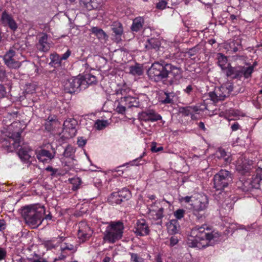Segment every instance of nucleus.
Segmentation results:
<instances>
[{
  "label": "nucleus",
  "mask_w": 262,
  "mask_h": 262,
  "mask_svg": "<svg viewBox=\"0 0 262 262\" xmlns=\"http://www.w3.org/2000/svg\"><path fill=\"white\" fill-rule=\"evenodd\" d=\"M150 79L158 82H164L171 75L173 78L168 81L169 85L177 84L179 79L182 77V70L163 60L154 62L147 71Z\"/></svg>",
  "instance_id": "obj_1"
},
{
  "label": "nucleus",
  "mask_w": 262,
  "mask_h": 262,
  "mask_svg": "<svg viewBox=\"0 0 262 262\" xmlns=\"http://www.w3.org/2000/svg\"><path fill=\"white\" fill-rule=\"evenodd\" d=\"M210 231L211 229L206 224L193 227L188 238V246L200 249L213 246L220 242L221 234L214 231L210 232Z\"/></svg>",
  "instance_id": "obj_2"
},
{
  "label": "nucleus",
  "mask_w": 262,
  "mask_h": 262,
  "mask_svg": "<svg viewBox=\"0 0 262 262\" xmlns=\"http://www.w3.org/2000/svg\"><path fill=\"white\" fill-rule=\"evenodd\" d=\"M3 122L6 127H4L2 130L0 142L8 151L12 152L20 145L21 124L18 122H13L10 125H7V120H4Z\"/></svg>",
  "instance_id": "obj_3"
},
{
  "label": "nucleus",
  "mask_w": 262,
  "mask_h": 262,
  "mask_svg": "<svg viewBox=\"0 0 262 262\" xmlns=\"http://www.w3.org/2000/svg\"><path fill=\"white\" fill-rule=\"evenodd\" d=\"M45 213V207L39 204L26 206L21 210V215L26 223L32 228H35L40 225Z\"/></svg>",
  "instance_id": "obj_4"
},
{
  "label": "nucleus",
  "mask_w": 262,
  "mask_h": 262,
  "mask_svg": "<svg viewBox=\"0 0 262 262\" xmlns=\"http://www.w3.org/2000/svg\"><path fill=\"white\" fill-rule=\"evenodd\" d=\"M124 226L120 221L111 222L103 233V240L110 243H115L122 237Z\"/></svg>",
  "instance_id": "obj_5"
},
{
  "label": "nucleus",
  "mask_w": 262,
  "mask_h": 262,
  "mask_svg": "<svg viewBox=\"0 0 262 262\" xmlns=\"http://www.w3.org/2000/svg\"><path fill=\"white\" fill-rule=\"evenodd\" d=\"M232 180L230 171L221 169L214 176V187L217 190H223L232 182Z\"/></svg>",
  "instance_id": "obj_6"
},
{
  "label": "nucleus",
  "mask_w": 262,
  "mask_h": 262,
  "mask_svg": "<svg viewBox=\"0 0 262 262\" xmlns=\"http://www.w3.org/2000/svg\"><path fill=\"white\" fill-rule=\"evenodd\" d=\"M82 77H72L66 80L64 83V91L65 93H73L78 92L81 89H85V86H83V82Z\"/></svg>",
  "instance_id": "obj_7"
},
{
  "label": "nucleus",
  "mask_w": 262,
  "mask_h": 262,
  "mask_svg": "<svg viewBox=\"0 0 262 262\" xmlns=\"http://www.w3.org/2000/svg\"><path fill=\"white\" fill-rule=\"evenodd\" d=\"M78 237L82 242L89 239L93 233L91 228L85 221H81L78 224Z\"/></svg>",
  "instance_id": "obj_8"
},
{
  "label": "nucleus",
  "mask_w": 262,
  "mask_h": 262,
  "mask_svg": "<svg viewBox=\"0 0 262 262\" xmlns=\"http://www.w3.org/2000/svg\"><path fill=\"white\" fill-rule=\"evenodd\" d=\"M15 55V51L10 49L4 56L5 64L10 69H17L21 66V62L14 58Z\"/></svg>",
  "instance_id": "obj_9"
},
{
  "label": "nucleus",
  "mask_w": 262,
  "mask_h": 262,
  "mask_svg": "<svg viewBox=\"0 0 262 262\" xmlns=\"http://www.w3.org/2000/svg\"><path fill=\"white\" fill-rule=\"evenodd\" d=\"M208 95L210 99L214 102L223 101L229 96L228 91L226 92L222 86L216 88L214 91L209 92Z\"/></svg>",
  "instance_id": "obj_10"
},
{
  "label": "nucleus",
  "mask_w": 262,
  "mask_h": 262,
  "mask_svg": "<svg viewBox=\"0 0 262 262\" xmlns=\"http://www.w3.org/2000/svg\"><path fill=\"white\" fill-rule=\"evenodd\" d=\"M77 121L74 119H69L64 121L63 127V132L68 133L69 137H73L76 135L77 130L76 126Z\"/></svg>",
  "instance_id": "obj_11"
},
{
  "label": "nucleus",
  "mask_w": 262,
  "mask_h": 262,
  "mask_svg": "<svg viewBox=\"0 0 262 262\" xmlns=\"http://www.w3.org/2000/svg\"><path fill=\"white\" fill-rule=\"evenodd\" d=\"M261 170V168L257 170V174L252 181H246L243 183L244 191H249L252 188H258L259 182L262 180L261 176L258 174L259 171Z\"/></svg>",
  "instance_id": "obj_12"
},
{
  "label": "nucleus",
  "mask_w": 262,
  "mask_h": 262,
  "mask_svg": "<svg viewBox=\"0 0 262 262\" xmlns=\"http://www.w3.org/2000/svg\"><path fill=\"white\" fill-rule=\"evenodd\" d=\"M208 205V199L207 196L205 195L195 200L191 204L194 209L203 211L207 208Z\"/></svg>",
  "instance_id": "obj_13"
},
{
  "label": "nucleus",
  "mask_w": 262,
  "mask_h": 262,
  "mask_svg": "<svg viewBox=\"0 0 262 262\" xmlns=\"http://www.w3.org/2000/svg\"><path fill=\"white\" fill-rule=\"evenodd\" d=\"M48 35L46 33H42L39 37L38 42L36 44L37 50L42 52H48L50 48V43L48 41Z\"/></svg>",
  "instance_id": "obj_14"
},
{
  "label": "nucleus",
  "mask_w": 262,
  "mask_h": 262,
  "mask_svg": "<svg viewBox=\"0 0 262 262\" xmlns=\"http://www.w3.org/2000/svg\"><path fill=\"white\" fill-rule=\"evenodd\" d=\"M134 232L137 235L140 236L146 235L149 234V228L145 220H142L137 223Z\"/></svg>",
  "instance_id": "obj_15"
},
{
  "label": "nucleus",
  "mask_w": 262,
  "mask_h": 262,
  "mask_svg": "<svg viewBox=\"0 0 262 262\" xmlns=\"http://www.w3.org/2000/svg\"><path fill=\"white\" fill-rule=\"evenodd\" d=\"M1 20L3 24L8 25L10 28L13 30H15L17 28V25L12 16L6 11H4L2 13Z\"/></svg>",
  "instance_id": "obj_16"
},
{
  "label": "nucleus",
  "mask_w": 262,
  "mask_h": 262,
  "mask_svg": "<svg viewBox=\"0 0 262 262\" xmlns=\"http://www.w3.org/2000/svg\"><path fill=\"white\" fill-rule=\"evenodd\" d=\"M36 157L38 160L43 163H48L54 157V154H52L49 151L46 149H41L37 153Z\"/></svg>",
  "instance_id": "obj_17"
},
{
  "label": "nucleus",
  "mask_w": 262,
  "mask_h": 262,
  "mask_svg": "<svg viewBox=\"0 0 262 262\" xmlns=\"http://www.w3.org/2000/svg\"><path fill=\"white\" fill-rule=\"evenodd\" d=\"M112 30L113 33H115L116 41L117 42L120 41L121 40V36L123 32L122 24L119 22H114L112 26Z\"/></svg>",
  "instance_id": "obj_18"
},
{
  "label": "nucleus",
  "mask_w": 262,
  "mask_h": 262,
  "mask_svg": "<svg viewBox=\"0 0 262 262\" xmlns=\"http://www.w3.org/2000/svg\"><path fill=\"white\" fill-rule=\"evenodd\" d=\"M240 73L241 66L235 67L230 66L228 67L226 71V75L228 77L232 76V78L234 79H240L241 78V75H240Z\"/></svg>",
  "instance_id": "obj_19"
},
{
  "label": "nucleus",
  "mask_w": 262,
  "mask_h": 262,
  "mask_svg": "<svg viewBox=\"0 0 262 262\" xmlns=\"http://www.w3.org/2000/svg\"><path fill=\"white\" fill-rule=\"evenodd\" d=\"M252 164V161L245 159L238 160L237 163V168L239 170H242L245 172L249 171L250 169V166Z\"/></svg>",
  "instance_id": "obj_20"
},
{
  "label": "nucleus",
  "mask_w": 262,
  "mask_h": 262,
  "mask_svg": "<svg viewBox=\"0 0 262 262\" xmlns=\"http://www.w3.org/2000/svg\"><path fill=\"white\" fill-rule=\"evenodd\" d=\"M200 110V109L198 106H189L180 107L179 110V112L184 116H188L189 115H191V113H192L193 112H197Z\"/></svg>",
  "instance_id": "obj_21"
},
{
  "label": "nucleus",
  "mask_w": 262,
  "mask_h": 262,
  "mask_svg": "<svg viewBox=\"0 0 262 262\" xmlns=\"http://www.w3.org/2000/svg\"><path fill=\"white\" fill-rule=\"evenodd\" d=\"M144 20L143 18L139 17L135 18L131 27L133 31L138 32L140 30L143 26Z\"/></svg>",
  "instance_id": "obj_22"
},
{
  "label": "nucleus",
  "mask_w": 262,
  "mask_h": 262,
  "mask_svg": "<svg viewBox=\"0 0 262 262\" xmlns=\"http://www.w3.org/2000/svg\"><path fill=\"white\" fill-rule=\"evenodd\" d=\"M160 46V41L157 39L154 38L148 39L145 45V48L148 50L150 49H158Z\"/></svg>",
  "instance_id": "obj_23"
},
{
  "label": "nucleus",
  "mask_w": 262,
  "mask_h": 262,
  "mask_svg": "<svg viewBox=\"0 0 262 262\" xmlns=\"http://www.w3.org/2000/svg\"><path fill=\"white\" fill-rule=\"evenodd\" d=\"M253 71V66L242 67L241 66V78L244 76L245 78L247 79L251 76Z\"/></svg>",
  "instance_id": "obj_24"
},
{
  "label": "nucleus",
  "mask_w": 262,
  "mask_h": 262,
  "mask_svg": "<svg viewBox=\"0 0 262 262\" xmlns=\"http://www.w3.org/2000/svg\"><path fill=\"white\" fill-rule=\"evenodd\" d=\"M129 73L134 75L141 76L143 73V67L137 63L129 68Z\"/></svg>",
  "instance_id": "obj_25"
},
{
  "label": "nucleus",
  "mask_w": 262,
  "mask_h": 262,
  "mask_svg": "<svg viewBox=\"0 0 262 262\" xmlns=\"http://www.w3.org/2000/svg\"><path fill=\"white\" fill-rule=\"evenodd\" d=\"M29 150L25 147H21L18 152V155L19 158L24 161H27L29 160L31 157L29 153Z\"/></svg>",
  "instance_id": "obj_26"
},
{
  "label": "nucleus",
  "mask_w": 262,
  "mask_h": 262,
  "mask_svg": "<svg viewBox=\"0 0 262 262\" xmlns=\"http://www.w3.org/2000/svg\"><path fill=\"white\" fill-rule=\"evenodd\" d=\"M119 192H113L108 198L109 202L112 204H120L122 202H123V200L119 196Z\"/></svg>",
  "instance_id": "obj_27"
},
{
  "label": "nucleus",
  "mask_w": 262,
  "mask_h": 262,
  "mask_svg": "<svg viewBox=\"0 0 262 262\" xmlns=\"http://www.w3.org/2000/svg\"><path fill=\"white\" fill-rule=\"evenodd\" d=\"M92 32L99 39H105L106 38H107L106 33L101 29H99L98 27H93Z\"/></svg>",
  "instance_id": "obj_28"
},
{
  "label": "nucleus",
  "mask_w": 262,
  "mask_h": 262,
  "mask_svg": "<svg viewBox=\"0 0 262 262\" xmlns=\"http://www.w3.org/2000/svg\"><path fill=\"white\" fill-rule=\"evenodd\" d=\"M82 81H84L83 82V86L85 87L86 84H92L97 81L96 77L90 74L86 75L84 78H82Z\"/></svg>",
  "instance_id": "obj_29"
},
{
  "label": "nucleus",
  "mask_w": 262,
  "mask_h": 262,
  "mask_svg": "<svg viewBox=\"0 0 262 262\" xmlns=\"http://www.w3.org/2000/svg\"><path fill=\"white\" fill-rule=\"evenodd\" d=\"M70 183L73 185L72 190H76L79 188V186L81 184V179L78 178H73L69 180Z\"/></svg>",
  "instance_id": "obj_30"
},
{
  "label": "nucleus",
  "mask_w": 262,
  "mask_h": 262,
  "mask_svg": "<svg viewBox=\"0 0 262 262\" xmlns=\"http://www.w3.org/2000/svg\"><path fill=\"white\" fill-rule=\"evenodd\" d=\"M108 125V121L98 120L95 123V127L99 130H101L106 127Z\"/></svg>",
  "instance_id": "obj_31"
},
{
  "label": "nucleus",
  "mask_w": 262,
  "mask_h": 262,
  "mask_svg": "<svg viewBox=\"0 0 262 262\" xmlns=\"http://www.w3.org/2000/svg\"><path fill=\"white\" fill-rule=\"evenodd\" d=\"M119 196L121 199H122L123 201L124 200H127L131 195V193L130 191L126 188H123L121 191H119Z\"/></svg>",
  "instance_id": "obj_32"
},
{
  "label": "nucleus",
  "mask_w": 262,
  "mask_h": 262,
  "mask_svg": "<svg viewBox=\"0 0 262 262\" xmlns=\"http://www.w3.org/2000/svg\"><path fill=\"white\" fill-rule=\"evenodd\" d=\"M165 95H166V97L163 100H161L162 103L164 104L173 103L174 100L173 98L174 97L173 93H165Z\"/></svg>",
  "instance_id": "obj_33"
},
{
  "label": "nucleus",
  "mask_w": 262,
  "mask_h": 262,
  "mask_svg": "<svg viewBox=\"0 0 262 262\" xmlns=\"http://www.w3.org/2000/svg\"><path fill=\"white\" fill-rule=\"evenodd\" d=\"M123 101L128 102L129 104L133 103V104H130L129 105V107H138V102H136V100L134 98L131 97H124L122 98V100Z\"/></svg>",
  "instance_id": "obj_34"
},
{
  "label": "nucleus",
  "mask_w": 262,
  "mask_h": 262,
  "mask_svg": "<svg viewBox=\"0 0 262 262\" xmlns=\"http://www.w3.org/2000/svg\"><path fill=\"white\" fill-rule=\"evenodd\" d=\"M51 62L54 65L60 66L61 64L60 56L57 54H53L51 55Z\"/></svg>",
  "instance_id": "obj_35"
},
{
  "label": "nucleus",
  "mask_w": 262,
  "mask_h": 262,
  "mask_svg": "<svg viewBox=\"0 0 262 262\" xmlns=\"http://www.w3.org/2000/svg\"><path fill=\"white\" fill-rule=\"evenodd\" d=\"M227 57L223 54H220V56L218 57V63L222 69L225 68V66L227 63Z\"/></svg>",
  "instance_id": "obj_36"
},
{
  "label": "nucleus",
  "mask_w": 262,
  "mask_h": 262,
  "mask_svg": "<svg viewBox=\"0 0 262 262\" xmlns=\"http://www.w3.org/2000/svg\"><path fill=\"white\" fill-rule=\"evenodd\" d=\"M55 240L54 239L44 242L43 245L48 250H51L55 248L57 245L56 244H54Z\"/></svg>",
  "instance_id": "obj_37"
},
{
  "label": "nucleus",
  "mask_w": 262,
  "mask_h": 262,
  "mask_svg": "<svg viewBox=\"0 0 262 262\" xmlns=\"http://www.w3.org/2000/svg\"><path fill=\"white\" fill-rule=\"evenodd\" d=\"M129 254L130 256L131 262H143V259L138 254L130 252Z\"/></svg>",
  "instance_id": "obj_38"
},
{
  "label": "nucleus",
  "mask_w": 262,
  "mask_h": 262,
  "mask_svg": "<svg viewBox=\"0 0 262 262\" xmlns=\"http://www.w3.org/2000/svg\"><path fill=\"white\" fill-rule=\"evenodd\" d=\"M149 116H150V121L151 122L158 121L161 119V116L156 114L155 112L153 111H149Z\"/></svg>",
  "instance_id": "obj_39"
},
{
  "label": "nucleus",
  "mask_w": 262,
  "mask_h": 262,
  "mask_svg": "<svg viewBox=\"0 0 262 262\" xmlns=\"http://www.w3.org/2000/svg\"><path fill=\"white\" fill-rule=\"evenodd\" d=\"M74 152L73 148L71 146H68L65 149L63 155L66 158H70L72 156Z\"/></svg>",
  "instance_id": "obj_40"
},
{
  "label": "nucleus",
  "mask_w": 262,
  "mask_h": 262,
  "mask_svg": "<svg viewBox=\"0 0 262 262\" xmlns=\"http://www.w3.org/2000/svg\"><path fill=\"white\" fill-rule=\"evenodd\" d=\"M139 119L141 120H143L145 121H150V116H149V111L147 112H143L139 114Z\"/></svg>",
  "instance_id": "obj_41"
},
{
  "label": "nucleus",
  "mask_w": 262,
  "mask_h": 262,
  "mask_svg": "<svg viewBox=\"0 0 262 262\" xmlns=\"http://www.w3.org/2000/svg\"><path fill=\"white\" fill-rule=\"evenodd\" d=\"M222 86L224 88V90L226 92L228 91L229 96L233 89V85L232 83L230 82L226 83L223 84Z\"/></svg>",
  "instance_id": "obj_42"
},
{
  "label": "nucleus",
  "mask_w": 262,
  "mask_h": 262,
  "mask_svg": "<svg viewBox=\"0 0 262 262\" xmlns=\"http://www.w3.org/2000/svg\"><path fill=\"white\" fill-rule=\"evenodd\" d=\"M57 124V123H52V122L50 121H46L45 123V128L47 131L51 132L53 129Z\"/></svg>",
  "instance_id": "obj_43"
},
{
  "label": "nucleus",
  "mask_w": 262,
  "mask_h": 262,
  "mask_svg": "<svg viewBox=\"0 0 262 262\" xmlns=\"http://www.w3.org/2000/svg\"><path fill=\"white\" fill-rule=\"evenodd\" d=\"M185 212V211L184 209H179L174 212V215L177 219H181L183 217Z\"/></svg>",
  "instance_id": "obj_44"
},
{
  "label": "nucleus",
  "mask_w": 262,
  "mask_h": 262,
  "mask_svg": "<svg viewBox=\"0 0 262 262\" xmlns=\"http://www.w3.org/2000/svg\"><path fill=\"white\" fill-rule=\"evenodd\" d=\"M203 211H200V210H196L193 209L192 212L193 214L196 216V219L198 220H200L204 216V214L202 213Z\"/></svg>",
  "instance_id": "obj_45"
},
{
  "label": "nucleus",
  "mask_w": 262,
  "mask_h": 262,
  "mask_svg": "<svg viewBox=\"0 0 262 262\" xmlns=\"http://www.w3.org/2000/svg\"><path fill=\"white\" fill-rule=\"evenodd\" d=\"M198 51L199 50L197 46H195L190 49L189 51L187 52V53L189 56H192L195 55L196 53L198 52Z\"/></svg>",
  "instance_id": "obj_46"
},
{
  "label": "nucleus",
  "mask_w": 262,
  "mask_h": 262,
  "mask_svg": "<svg viewBox=\"0 0 262 262\" xmlns=\"http://www.w3.org/2000/svg\"><path fill=\"white\" fill-rule=\"evenodd\" d=\"M166 2L165 1H161L157 4L156 7L159 9L163 10L166 7Z\"/></svg>",
  "instance_id": "obj_47"
},
{
  "label": "nucleus",
  "mask_w": 262,
  "mask_h": 262,
  "mask_svg": "<svg viewBox=\"0 0 262 262\" xmlns=\"http://www.w3.org/2000/svg\"><path fill=\"white\" fill-rule=\"evenodd\" d=\"M62 250H68L74 251V246L71 244H64V245L61 248Z\"/></svg>",
  "instance_id": "obj_48"
},
{
  "label": "nucleus",
  "mask_w": 262,
  "mask_h": 262,
  "mask_svg": "<svg viewBox=\"0 0 262 262\" xmlns=\"http://www.w3.org/2000/svg\"><path fill=\"white\" fill-rule=\"evenodd\" d=\"M163 149V148L162 146H160V147L157 148L156 147V143H152L151 150L152 152H158V151H160L161 150H162Z\"/></svg>",
  "instance_id": "obj_49"
},
{
  "label": "nucleus",
  "mask_w": 262,
  "mask_h": 262,
  "mask_svg": "<svg viewBox=\"0 0 262 262\" xmlns=\"http://www.w3.org/2000/svg\"><path fill=\"white\" fill-rule=\"evenodd\" d=\"M6 90L4 85L0 84V97H4L6 95Z\"/></svg>",
  "instance_id": "obj_50"
},
{
  "label": "nucleus",
  "mask_w": 262,
  "mask_h": 262,
  "mask_svg": "<svg viewBox=\"0 0 262 262\" xmlns=\"http://www.w3.org/2000/svg\"><path fill=\"white\" fill-rule=\"evenodd\" d=\"M46 170L48 171L52 172L51 176H54L56 172L58 171V169L53 168L52 166H49L46 168Z\"/></svg>",
  "instance_id": "obj_51"
},
{
  "label": "nucleus",
  "mask_w": 262,
  "mask_h": 262,
  "mask_svg": "<svg viewBox=\"0 0 262 262\" xmlns=\"http://www.w3.org/2000/svg\"><path fill=\"white\" fill-rule=\"evenodd\" d=\"M116 110L118 113L123 114L125 112L126 108L125 106L119 104L116 107Z\"/></svg>",
  "instance_id": "obj_52"
},
{
  "label": "nucleus",
  "mask_w": 262,
  "mask_h": 262,
  "mask_svg": "<svg viewBox=\"0 0 262 262\" xmlns=\"http://www.w3.org/2000/svg\"><path fill=\"white\" fill-rule=\"evenodd\" d=\"M163 208H160L158 212L156 214V218L157 219H161L163 217Z\"/></svg>",
  "instance_id": "obj_53"
},
{
  "label": "nucleus",
  "mask_w": 262,
  "mask_h": 262,
  "mask_svg": "<svg viewBox=\"0 0 262 262\" xmlns=\"http://www.w3.org/2000/svg\"><path fill=\"white\" fill-rule=\"evenodd\" d=\"M168 228L172 233H175L177 231V226L172 222H171L170 224L169 225Z\"/></svg>",
  "instance_id": "obj_54"
},
{
  "label": "nucleus",
  "mask_w": 262,
  "mask_h": 262,
  "mask_svg": "<svg viewBox=\"0 0 262 262\" xmlns=\"http://www.w3.org/2000/svg\"><path fill=\"white\" fill-rule=\"evenodd\" d=\"M178 242V239L177 237L175 236H172L170 238V245L171 246H173L176 245Z\"/></svg>",
  "instance_id": "obj_55"
},
{
  "label": "nucleus",
  "mask_w": 262,
  "mask_h": 262,
  "mask_svg": "<svg viewBox=\"0 0 262 262\" xmlns=\"http://www.w3.org/2000/svg\"><path fill=\"white\" fill-rule=\"evenodd\" d=\"M6 253V251L4 249L0 248V260L5 258Z\"/></svg>",
  "instance_id": "obj_56"
},
{
  "label": "nucleus",
  "mask_w": 262,
  "mask_h": 262,
  "mask_svg": "<svg viewBox=\"0 0 262 262\" xmlns=\"http://www.w3.org/2000/svg\"><path fill=\"white\" fill-rule=\"evenodd\" d=\"M71 51L68 50L65 53L60 56L61 60H66L70 55Z\"/></svg>",
  "instance_id": "obj_57"
},
{
  "label": "nucleus",
  "mask_w": 262,
  "mask_h": 262,
  "mask_svg": "<svg viewBox=\"0 0 262 262\" xmlns=\"http://www.w3.org/2000/svg\"><path fill=\"white\" fill-rule=\"evenodd\" d=\"M77 144L79 146L82 147L86 144V140L82 138L78 139Z\"/></svg>",
  "instance_id": "obj_58"
},
{
  "label": "nucleus",
  "mask_w": 262,
  "mask_h": 262,
  "mask_svg": "<svg viewBox=\"0 0 262 262\" xmlns=\"http://www.w3.org/2000/svg\"><path fill=\"white\" fill-rule=\"evenodd\" d=\"M6 227L5 222L4 220H0V231H2Z\"/></svg>",
  "instance_id": "obj_59"
},
{
  "label": "nucleus",
  "mask_w": 262,
  "mask_h": 262,
  "mask_svg": "<svg viewBox=\"0 0 262 262\" xmlns=\"http://www.w3.org/2000/svg\"><path fill=\"white\" fill-rule=\"evenodd\" d=\"M6 77V72L5 71H0V81H3Z\"/></svg>",
  "instance_id": "obj_60"
},
{
  "label": "nucleus",
  "mask_w": 262,
  "mask_h": 262,
  "mask_svg": "<svg viewBox=\"0 0 262 262\" xmlns=\"http://www.w3.org/2000/svg\"><path fill=\"white\" fill-rule=\"evenodd\" d=\"M239 128V124L237 123H234L231 125V129L233 131L237 130Z\"/></svg>",
  "instance_id": "obj_61"
},
{
  "label": "nucleus",
  "mask_w": 262,
  "mask_h": 262,
  "mask_svg": "<svg viewBox=\"0 0 262 262\" xmlns=\"http://www.w3.org/2000/svg\"><path fill=\"white\" fill-rule=\"evenodd\" d=\"M191 196H187L182 198V200H183L186 203H189L190 202H192V201L191 200Z\"/></svg>",
  "instance_id": "obj_62"
},
{
  "label": "nucleus",
  "mask_w": 262,
  "mask_h": 262,
  "mask_svg": "<svg viewBox=\"0 0 262 262\" xmlns=\"http://www.w3.org/2000/svg\"><path fill=\"white\" fill-rule=\"evenodd\" d=\"M192 90V87L191 85H189L188 86H187V88H186V89L185 90V91L189 94L190 93Z\"/></svg>",
  "instance_id": "obj_63"
},
{
  "label": "nucleus",
  "mask_w": 262,
  "mask_h": 262,
  "mask_svg": "<svg viewBox=\"0 0 262 262\" xmlns=\"http://www.w3.org/2000/svg\"><path fill=\"white\" fill-rule=\"evenodd\" d=\"M98 60L99 62L102 63H106L107 62V60L105 58L102 57H99Z\"/></svg>",
  "instance_id": "obj_64"
}]
</instances>
